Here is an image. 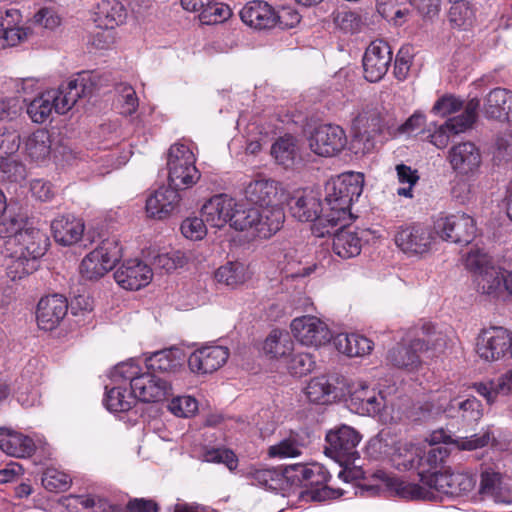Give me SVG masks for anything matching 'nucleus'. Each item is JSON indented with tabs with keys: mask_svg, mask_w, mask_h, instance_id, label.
Returning a JSON list of instances; mask_svg holds the SVG:
<instances>
[{
	"mask_svg": "<svg viewBox=\"0 0 512 512\" xmlns=\"http://www.w3.org/2000/svg\"><path fill=\"white\" fill-rule=\"evenodd\" d=\"M91 91L90 76L79 74L77 78L62 83L57 89L47 90L34 98L27 106V114L34 123L42 124L53 111L58 114L67 113L79 98Z\"/></svg>",
	"mask_w": 512,
	"mask_h": 512,
	"instance_id": "nucleus-1",
	"label": "nucleus"
},
{
	"mask_svg": "<svg viewBox=\"0 0 512 512\" xmlns=\"http://www.w3.org/2000/svg\"><path fill=\"white\" fill-rule=\"evenodd\" d=\"M363 184V174L355 172L344 173L329 180L325 186L326 206L320 224L327 221L335 228L338 224L351 223V205L362 194Z\"/></svg>",
	"mask_w": 512,
	"mask_h": 512,
	"instance_id": "nucleus-2",
	"label": "nucleus"
},
{
	"mask_svg": "<svg viewBox=\"0 0 512 512\" xmlns=\"http://www.w3.org/2000/svg\"><path fill=\"white\" fill-rule=\"evenodd\" d=\"M109 376L116 383L129 382L134 396L142 402H160L172 394L169 378L144 370L132 360L117 364Z\"/></svg>",
	"mask_w": 512,
	"mask_h": 512,
	"instance_id": "nucleus-3",
	"label": "nucleus"
},
{
	"mask_svg": "<svg viewBox=\"0 0 512 512\" xmlns=\"http://www.w3.org/2000/svg\"><path fill=\"white\" fill-rule=\"evenodd\" d=\"M166 166L168 182L173 188L189 189L201 178V173L196 167V156L185 143L176 142L170 146Z\"/></svg>",
	"mask_w": 512,
	"mask_h": 512,
	"instance_id": "nucleus-4",
	"label": "nucleus"
},
{
	"mask_svg": "<svg viewBox=\"0 0 512 512\" xmlns=\"http://www.w3.org/2000/svg\"><path fill=\"white\" fill-rule=\"evenodd\" d=\"M288 207L291 216L299 222H314L312 232L317 237L330 234L334 228L327 221L320 224V219L324 217L325 207H322L320 198L312 190L297 191L290 197Z\"/></svg>",
	"mask_w": 512,
	"mask_h": 512,
	"instance_id": "nucleus-5",
	"label": "nucleus"
},
{
	"mask_svg": "<svg viewBox=\"0 0 512 512\" xmlns=\"http://www.w3.org/2000/svg\"><path fill=\"white\" fill-rule=\"evenodd\" d=\"M121 255L122 248L118 239L107 238L83 258L80 273L88 280L99 279L113 269Z\"/></svg>",
	"mask_w": 512,
	"mask_h": 512,
	"instance_id": "nucleus-6",
	"label": "nucleus"
},
{
	"mask_svg": "<svg viewBox=\"0 0 512 512\" xmlns=\"http://www.w3.org/2000/svg\"><path fill=\"white\" fill-rule=\"evenodd\" d=\"M429 344L441 350L446 346V339L441 333L434 337L428 333L427 339L417 338L409 343L398 344L388 352L387 360L397 368L414 371L421 366V354L429 349Z\"/></svg>",
	"mask_w": 512,
	"mask_h": 512,
	"instance_id": "nucleus-7",
	"label": "nucleus"
},
{
	"mask_svg": "<svg viewBox=\"0 0 512 512\" xmlns=\"http://www.w3.org/2000/svg\"><path fill=\"white\" fill-rule=\"evenodd\" d=\"M479 106L478 98L470 99L460 115L449 118L441 125H435L433 131L428 130L429 142L438 149L446 148L452 136L464 133L472 127L476 121Z\"/></svg>",
	"mask_w": 512,
	"mask_h": 512,
	"instance_id": "nucleus-8",
	"label": "nucleus"
},
{
	"mask_svg": "<svg viewBox=\"0 0 512 512\" xmlns=\"http://www.w3.org/2000/svg\"><path fill=\"white\" fill-rule=\"evenodd\" d=\"M360 441L361 435L358 431L350 426L341 425L327 433L325 452L341 465H348L358 457L357 446Z\"/></svg>",
	"mask_w": 512,
	"mask_h": 512,
	"instance_id": "nucleus-9",
	"label": "nucleus"
},
{
	"mask_svg": "<svg viewBox=\"0 0 512 512\" xmlns=\"http://www.w3.org/2000/svg\"><path fill=\"white\" fill-rule=\"evenodd\" d=\"M436 234L429 226L413 223L398 229L395 244L408 256H422L431 250Z\"/></svg>",
	"mask_w": 512,
	"mask_h": 512,
	"instance_id": "nucleus-10",
	"label": "nucleus"
},
{
	"mask_svg": "<svg viewBox=\"0 0 512 512\" xmlns=\"http://www.w3.org/2000/svg\"><path fill=\"white\" fill-rule=\"evenodd\" d=\"M310 150L321 157H334L347 145L345 130L335 124H323L316 127L308 138Z\"/></svg>",
	"mask_w": 512,
	"mask_h": 512,
	"instance_id": "nucleus-11",
	"label": "nucleus"
},
{
	"mask_svg": "<svg viewBox=\"0 0 512 512\" xmlns=\"http://www.w3.org/2000/svg\"><path fill=\"white\" fill-rule=\"evenodd\" d=\"M434 229L441 239L459 244H468L476 236V222L466 213H456L440 217Z\"/></svg>",
	"mask_w": 512,
	"mask_h": 512,
	"instance_id": "nucleus-12",
	"label": "nucleus"
},
{
	"mask_svg": "<svg viewBox=\"0 0 512 512\" xmlns=\"http://www.w3.org/2000/svg\"><path fill=\"white\" fill-rule=\"evenodd\" d=\"M477 355L486 362L499 361L512 354V336L502 327L483 330L477 337Z\"/></svg>",
	"mask_w": 512,
	"mask_h": 512,
	"instance_id": "nucleus-13",
	"label": "nucleus"
},
{
	"mask_svg": "<svg viewBox=\"0 0 512 512\" xmlns=\"http://www.w3.org/2000/svg\"><path fill=\"white\" fill-rule=\"evenodd\" d=\"M290 328L295 339L304 346L320 347L331 339L329 327L316 316L297 317L292 320Z\"/></svg>",
	"mask_w": 512,
	"mask_h": 512,
	"instance_id": "nucleus-14",
	"label": "nucleus"
},
{
	"mask_svg": "<svg viewBox=\"0 0 512 512\" xmlns=\"http://www.w3.org/2000/svg\"><path fill=\"white\" fill-rule=\"evenodd\" d=\"M447 161L451 169L459 176H475L482 164L479 148L470 141L460 142L450 147Z\"/></svg>",
	"mask_w": 512,
	"mask_h": 512,
	"instance_id": "nucleus-15",
	"label": "nucleus"
},
{
	"mask_svg": "<svg viewBox=\"0 0 512 512\" xmlns=\"http://www.w3.org/2000/svg\"><path fill=\"white\" fill-rule=\"evenodd\" d=\"M392 61L390 45L382 40L370 43L363 56L364 77L369 82L380 81L387 73Z\"/></svg>",
	"mask_w": 512,
	"mask_h": 512,
	"instance_id": "nucleus-16",
	"label": "nucleus"
},
{
	"mask_svg": "<svg viewBox=\"0 0 512 512\" xmlns=\"http://www.w3.org/2000/svg\"><path fill=\"white\" fill-rule=\"evenodd\" d=\"M245 196L251 203L260 207L282 204L286 199L281 183L269 178L250 181L245 188Z\"/></svg>",
	"mask_w": 512,
	"mask_h": 512,
	"instance_id": "nucleus-17",
	"label": "nucleus"
},
{
	"mask_svg": "<svg viewBox=\"0 0 512 512\" xmlns=\"http://www.w3.org/2000/svg\"><path fill=\"white\" fill-rule=\"evenodd\" d=\"M348 401L349 407L361 415H377L385 406V398L382 393L369 388L364 382L353 384Z\"/></svg>",
	"mask_w": 512,
	"mask_h": 512,
	"instance_id": "nucleus-18",
	"label": "nucleus"
},
{
	"mask_svg": "<svg viewBox=\"0 0 512 512\" xmlns=\"http://www.w3.org/2000/svg\"><path fill=\"white\" fill-rule=\"evenodd\" d=\"M153 277L152 269L139 259L125 261L115 272L117 284L126 290H139L147 286Z\"/></svg>",
	"mask_w": 512,
	"mask_h": 512,
	"instance_id": "nucleus-19",
	"label": "nucleus"
},
{
	"mask_svg": "<svg viewBox=\"0 0 512 512\" xmlns=\"http://www.w3.org/2000/svg\"><path fill=\"white\" fill-rule=\"evenodd\" d=\"M229 357V350L224 346H206L194 351L188 359L192 372L198 374L213 373L221 368Z\"/></svg>",
	"mask_w": 512,
	"mask_h": 512,
	"instance_id": "nucleus-20",
	"label": "nucleus"
},
{
	"mask_svg": "<svg viewBox=\"0 0 512 512\" xmlns=\"http://www.w3.org/2000/svg\"><path fill=\"white\" fill-rule=\"evenodd\" d=\"M68 304L65 297L53 294L40 299L36 319L40 329L50 331L54 329L65 317Z\"/></svg>",
	"mask_w": 512,
	"mask_h": 512,
	"instance_id": "nucleus-21",
	"label": "nucleus"
},
{
	"mask_svg": "<svg viewBox=\"0 0 512 512\" xmlns=\"http://www.w3.org/2000/svg\"><path fill=\"white\" fill-rule=\"evenodd\" d=\"M233 208H235L234 198L226 194H217L202 206L201 216L204 217L208 226L221 229L229 225Z\"/></svg>",
	"mask_w": 512,
	"mask_h": 512,
	"instance_id": "nucleus-22",
	"label": "nucleus"
},
{
	"mask_svg": "<svg viewBox=\"0 0 512 512\" xmlns=\"http://www.w3.org/2000/svg\"><path fill=\"white\" fill-rule=\"evenodd\" d=\"M241 20L255 29H270L275 27L276 11L266 1L253 0L240 10Z\"/></svg>",
	"mask_w": 512,
	"mask_h": 512,
	"instance_id": "nucleus-23",
	"label": "nucleus"
},
{
	"mask_svg": "<svg viewBox=\"0 0 512 512\" xmlns=\"http://www.w3.org/2000/svg\"><path fill=\"white\" fill-rule=\"evenodd\" d=\"M179 188L160 187L146 200V212L150 217L162 219L172 213L179 205Z\"/></svg>",
	"mask_w": 512,
	"mask_h": 512,
	"instance_id": "nucleus-24",
	"label": "nucleus"
},
{
	"mask_svg": "<svg viewBox=\"0 0 512 512\" xmlns=\"http://www.w3.org/2000/svg\"><path fill=\"white\" fill-rule=\"evenodd\" d=\"M505 271V268L495 265L493 268L473 276L476 291L490 300L503 299Z\"/></svg>",
	"mask_w": 512,
	"mask_h": 512,
	"instance_id": "nucleus-25",
	"label": "nucleus"
},
{
	"mask_svg": "<svg viewBox=\"0 0 512 512\" xmlns=\"http://www.w3.org/2000/svg\"><path fill=\"white\" fill-rule=\"evenodd\" d=\"M13 245L17 246L16 251L21 255L39 261L47 250L48 238L40 229L29 225L23 234L17 236V241Z\"/></svg>",
	"mask_w": 512,
	"mask_h": 512,
	"instance_id": "nucleus-26",
	"label": "nucleus"
},
{
	"mask_svg": "<svg viewBox=\"0 0 512 512\" xmlns=\"http://www.w3.org/2000/svg\"><path fill=\"white\" fill-rule=\"evenodd\" d=\"M35 443L32 438L8 428L0 427V449L7 455L25 458L35 451Z\"/></svg>",
	"mask_w": 512,
	"mask_h": 512,
	"instance_id": "nucleus-27",
	"label": "nucleus"
},
{
	"mask_svg": "<svg viewBox=\"0 0 512 512\" xmlns=\"http://www.w3.org/2000/svg\"><path fill=\"white\" fill-rule=\"evenodd\" d=\"M484 112L488 118L501 121L512 119V92L504 88L491 90L485 99Z\"/></svg>",
	"mask_w": 512,
	"mask_h": 512,
	"instance_id": "nucleus-28",
	"label": "nucleus"
},
{
	"mask_svg": "<svg viewBox=\"0 0 512 512\" xmlns=\"http://www.w3.org/2000/svg\"><path fill=\"white\" fill-rule=\"evenodd\" d=\"M51 230L56 242L69 246L82 238L84 223L74 216H60L52 221Z\"/></svg>",
	"mask_w": 512,
	"mask_h": 512,
	"instance_id": "nucleus-29",
	"label": "nucleus"
},
{
	"mask_svg": "<svg viewBox=\"0 0 512 512\" xmlns=\"http://www.w3.org/2000/svg\"><path fill=\"white\" fill-rule=\"evenodd\" d=\"M127 10L119 0H102L97 4L94 21L105 30H113L126 22Z\"/></svg>",
	"mask_w": 512,
	"mask_h": 512,
	"instance_id": "nucleus-30",
	"label": "nucleus"
},
{
	"mask_svg": "<svg viewBox=\"0 0 512 512\" xmlns=\"http://www.w3.org/2000/svg\"><path fill=\"white\" fill-rule=\"evenodd\" d=\"M346 224H338L340 228L333 237V251L343 259H350L360 254L362 249V238L359 232L346 228Z\"/></svg>",
	"mask_w": 512,
	"mask_h": 512,
	"instance_id": "nucleus-31",
	"label": "nucleus"
},
{
	"mask_svg": "<svg viewBox=\"0 0 512 512\" xmlns=\"http://www.w3.org/2000/svg\"><path fill=\"white\" fill-rule=\"evenodd\" d=\"M258 219L255 223V232L261 238H269L278 232L285 220L281 204L269 205L258 209Z\"/></svg>",
	"mask_w": 512,
	"mask_h": 512,
	"instance_id": "nucleus-32",
	"label": "nucleus"
},
{
	"mask_svg": "<svg viewBox=\"0 0 512 512\" xmlns=\"http://www.w3.org/2000/svg\"><path fill=\"white\" fill-rule=\"evenodd\" d=\"M375 477L379 478L387 488L395 491L402 498L418 500L430 497V492L425 487L406 482L396 476H390L384 471L376 472Z\"/></svg>",
	"mask_w": 512,
	"mask_h": 512,
	"instance_id": "nucleus-33",
	"label": "nucleus"
},
{
	"mask_svg": "<svg viewBox=\"0 0 512 512\" xmlns=\"http://www.w3.org/2000/svg\"><path fill=\"white\" fill-rule=\"evenodd\" d=\"M422 448L409 442H398L391 456L392 463L399 471L420 470Z\"/></svg>",
	"mask_w": 512,
	"mask_h": 512,
	"instance_id": "nucleus-34",
	"label": "nucleus"
},
{
	"mask_svg": "<svg viewBox=\"0 0 512 512\" xmlns=\"http://www.w3.org/2000/svg\"><path fill=\"white\" fill-rule=\"evenodd\" d=\"M337 350L348 357H362L373 349L370 339L359 334H338L334 339Z\"/></svg>",
	"mask_w": 512,
	"mask_h": 512,
	"instance_id": "nucleus-35",
	"label": "nucleus"
},
{
	"mask_svg": "<svg viewBox=\"0 0 512 512\" xmlns=\"http://www.w3.org/2000/svg\"><path fill=\"white\" fill-rule=\"evenodd\" d=\"M111 381L115 386L110 389L106 386L107 391L104 399L106 408L111 412H125L130 410L136 402V396H134L131 388L130 391H128L127 387L123 386L128 382L116 383L112 379Z\"/></svg>",
	"mask_w": 512,
	"mask_h": 512,
	"instance_id": "nucleus-36",
	"label": "nucleus"
},
{
	"mask_svg": "<svg viewBox=\"0 0 512 512\" xmlns=\"http://www.w3.org/2000/svg\"><path fill=\"white\" fill-rule=\"evenodd\" d=\"M177 350H162L153 353L146 359L145 369L166 376L177 372L181 368V359L177 357Z\"/></svg>",
	"mask_w": 512,
	"mask_h": 512,
	"instance_id": "nucleus-37",
	"label": "nucleus"
},
{
	"mask_svg": "<svg viewBox=\"0 0 512 512\" xmlns=\"http://www.w3.org/2000/svg\"><path fill=\"white\" fill-rule=\"evenodd\" d=\"M385 127L381 112L372 106H365L352 121L353 132L372 133L379 135Z\"/></svg>",
	"mask_w": 512,
	"mask_h": 512,
	"instance_id": "nucleus-38",
	"label": "nucleus"
},
{
	"mask_svg": "<svg viewBox=\"0 0 512 512\" xmlns=\"http://www.w3.org/2000/svg\"><path fill=\"white\" fill-rule=\"evenodd\" d=\"M482 416V405L474 396L468 398L457 396L454 408L448 410V418L460 419L467 424L478 422Z\"/></svg>",
	"mask_w": 512,
	"mask_h": 512,
	"instance_id": "nucleus-39",
	"label": "nucleus"
},
{
	"mask_svg": "<svg viewBox=\"0 0 512 512\" xmlns=\"http://www.w3.org/2000/svg\"><path fill=\"white\" fill-rule=\"evenodd\" d=\"M242 475L249 480L252 485L267 490H277L283 478L281 472L277 469L261 466H250L243 471Z\"/></svg>",
	"mask_w": 512,
	"mask_h": 512,
	"instance_id": "nucleus-40",
	"label": "nucleus"
},
{
	"mask_svg": "<svg viewBox=\"0 0 512 512\" xmlns=\"http://www.w3.org/2000/svg\"><path fill=\"white\" fill-rule=\"evenodd\" d=\"M476 19V9L466 0H455L448 11V21L452 27L466 30Z\"/></svg>",
	"mask_w": 512,
	"mask_h": 512,
	"instance_id": "nucleus-41",
	"label": "nucleus"
},
{
	"mask_svg": "<svg viewBox=\"0 0 512 512\" xmlns=\"http://www.w3.org/2000/svg\"><path fill=\"white\" fill-rule=\"evenodd\" d=\"M250 278L247 267L240 262H228L215 271V279L231 288L244 284Z\"/></svg>",
	"mask_w": 512,
	"mask_h": 512,
	"instance_id": "nucleus-42",
	"label": "nucleus"
},
{
	"mask_svg": "<svg viewBox=\"0 0 512 512\" xmlns=\"http://www.w3.org/2000/svg\"><path fill=\"white\" fill-rule=\"evenodd\" d=\"M294 343L286 332L273 330L263 344V351L271 358H282L290 355Z\"/></svg>",
	"mask_w": 512,
	"mask_h": 512,
	"instance_id": "nucleus-43",
	"label": "nucleus"
},
{
	"mask_svg": "<svg viewBox=\"0 0 512 512\" xmlns=\"http://www.w3.org/2000/svg\"><path fill=\"white\" fill-rule=\"evenodd\" d=\"M258 217V208L238 202L235 199V208H233L231 213L229 226L236 231L255 230V223Z\"/></svg>",
	"mask_w": 512,
	"mask_h": 512,
	"instance_id": "nucleus-44",
	"label": "nucleus"
},
{
	"mask_svg": "<svg viewBox=\"0 0 512 512\" xmlns=\"http://www.w3.org/2000/svg\"><path fill=\"white\" fill-rule=\"evenodd\" d=\"M51 141L48 131L38 129L25 141V151L32 160H44L50 154Z\"/></svg>",
	"mask_w": 512,
	"mask_h": 512,
	"instance_id": "nucleus-45",
	"label": "nucleus"
},
{
	"mask_svg": "<svg viewBox=\"0 0 512 512\" xmlns=\"http://www.w3.org/2000/svg\"><path fill=\"white\" fill-rule=\"evenodd\" d=\"M39 261L21 255L20 252L14 250L10 255L7 263V275L12 280L22 279L38 269Z\"/></svg>",
	"mask_w": 512,
	"mask_h": 512,
	"instance_id": "nucleus-46",
	"label": "nucleus"
},
{
	"mask_svg": "<svg viewBox=\"0 0 512 512\" xmlns=\"http://www.w3.org/2000/svg\"><path fill=\"white\" fill-rule=\"evenodd\" d=\"M293 469L297 472L298 480L304 482L306 486H320L325 484L329 478L328 471L318 463L296 464Z\"/></svg>",
	"mask_w": 512,
	"mask_h": 512,
	"instance_id": "nucleus-47",
	"label": "nucleus"
},
{
	"mask_svg": "<svg viewBox=\"0 0 512 512\" xmlns=\"http://www.w3.org/2000/svg\"><path fill=\"white\" fill-rule=\"evenodd\" d=\"M27 218L21 214H10L0 221V238L7 239L8 245L17 241V236L23 234L29 227Z\"/></svg>",
	"mask_w": 512,
	"mask_h": 512,
	"instance_id": "nucleus-48",
	"label": "nucleus"
},
{
	"mask_svg": "<svg viewBox=\"0 0 512 512\" xmlns=\"http://www.w3.org/2000/svg\"><path fill=\"white\" fill-rule=\"evenodd\" d=\"M296 140L292 136L278 139L271 147V154L276 162L284 167H290L296 157Z\"/></svg>",
	"mask_w": 512,
	"mask_h": 512,
	"instance_id": "nucleus-49",
	"label": "nucleus"
},
{
	"mask_svg": "<svg viewBox=\"0 0 512 512\" xmlns=\"http://www.w3.org/2000/svg\"><path fill=\"white\" fill-rule=\"evenodd\" d=\"M464 265L467 270L473 273V276H477L478 273L489 270L495 266L492 257L478 247H473L466 253L464 256Z\"/></svg>",
	"mask_w": 512,
	"mask_h": 512,
	"instance_id": "nucleus-50",
	"label": "nucleus"
},
{
	"mask_svg": "<svg viewBox=\"0 0 512 512\" xmlns=\"http://www.w3.org/2000/svg\"><path fill=\"white\" fill-rule=\"evenodd\" d=\"M41 480L44 488L51 492H64L72 483L70 475L56 468H47Z\"/></svg>",
	"mask_w": 512,
	"mask_h": 512,
	"instance_id": "nucleus-51",
	"label": "nucleus"
},
{
	"mask_svg": "<svg viewBox=\"0 0 512 512\" xmlns=\"http://www.w3.org/2000/svg\"><path fill=\"white\" fill-rule=\"evenodd\" d=\"M231 15L232 11L227 4L212 0L199 14V19L202 24L214 25L226 21Z\"/></svg>",
	"mask_w": 512,
	"mask_h": 512,
	"instance_id": "nucleus-52",
	"label": "nucleus"
},
{
	"mask_svg": "<svg viewBox=\"0 0 512 512\" xmlns=\"http://www.w3.org/2000/svg\"><path fill=\"white\" fill-rule=\"evenodd\" d=\"M332 393V385L325 376L311 379L306 387V395L310 402L324 404Z\"/></svg>",
	"mask_w": 512,
	"mask_h": 512,
	"instance_id": "nucleus-53",
	"label": "nucleus"
},
{
	"mask_svg": "<svg viewBox=\"0 0 512 512\" xmlns=\"http://www.w3.org/2000/svg\"><path fill=\"white\" fill-rule=\"evenodd\" d=\"M447 457V449L443 447H430L428 451H424L422 449L421 461L423 462V465H421L418 472L420 481L424 482L426 473L436 469Z\"/></svg>",
	"mask_w": 512,
	"mask_h": 512,
	"instance_id": "nucleus-54",
	"label": "nucleus"
},
{
	"mask_svg": "<svg viewBox=\"0 0 512 512\" xmlns=\"http://www.w3.org/2000/svg\"><path fill=\"white\" fill-rule=\"evenodd\" d=\"M495 438L493 432L488 427L482 429L479 433L471 435L470 437H461L454 440V444L460 450H476L487 446L489 443L494 445Z\"/></svg>",
	"mask_w": 512,
	"mask_h": 512,
	"instance_id": "nucleus-55",
	"label": "nucleus"
},
{
	"mask_svg": "<svg viewBox=\"0 0 512 512\" xmlns=\"http://www.w3.org/2000/svg\"><path fill=\"white\" fill-rule=\"evenodd\" d=\"M464 106V100L453 94H445L437 99L434 103L431 113L446 117L450 114L456 113Z\"/></svg>",
	"mask_w": 512,
	"mask_h": 512,
	"instance_id": "nucleus-56",
	"label": "nucleus"
},
{
	"mask_svg": "<svg viewBox=\"0 0 512 512\" xmlns=\"http://www.w3.org/2000/svg\"><path fill=\"white\" fill-rule=\"evenodd\" d=\"M475 478L467 472H451L449 470L450 496H459L470 492L475 485Z\"/></svg>",
	"mask_w": 512,
	"mask_h": 512,
	"instance_id": "nucleus-57",
	"label": "nucleus"
},
{
	"mask_svg": "<svg viewBox=\"0 0 512 512\" xmlns=\"http://www.w3.org/2000/svg\"><path fill=\"white\" fill-rule=\"evenodd\" d=\"M168 409L177 417L188 418L198 411V402L191 396H178L171 400Z\"/></svg>",
	"mask_w": 512,
	"mask_h": 512,
	"instance_id": "nucleus-58",
	"label": "nucleus"
},
{
	"mask_svg": "<svg viewBox=\"0 0 512 512\" xmlns=\"http://www.w3.org/2000/svg\"><path fill=\"white\" fill-rule=\"evenodd\" d=\"M408 2L424 22H432L439 15L441 0H408Z\"/></svg>",
	"mask_w": 512,
	"mask_h": 512,
	"instance_id": "nucleus-59",
	"label": "nucleus"
},
{
	"mask_svg": "<svg viewBox=\"0 0 512 512\" xmlns=\"http://www.w3.org/2000/svg\"><path fill=\"white\" fill-rule=\"evenodd\" d=\"M20 148V135L14 129H0V158L14 155Z\"/></svg>",
	"mask_w": 512,
	"mask_h": 512,
	"instance_id": "nucleus-60",
	"label": "nucleus"
},
{
	"mask_svg": "<svg viewBox=\"0 0 512 512\" xmlns=\"http://www.w3.org/2000/svg\"><path fill=\"white\" fill-rule=\"evenodd\" d=\"M315 367V360L310 353H297L288 362V370L296 376L310 373Z\"/></svg>",
	"mask_w": 512,
	"mask_h": 512,
	"instance_id": "nucleus-61",
	"label": "nucleus"
},
{
	"mask_svg": "<svg viewBox=\"0 0 512 512\" xmlns=\"http://www.w3.org/2000/svg\"><path fill=\"white\" fill-rule=\"evenodd\" d=\"M204 217H190L181 224V232L184 237L191 240H201L207 233V226Z\"/></svg>",
	"mask_w": 512,
	"mask_h": 512,
	"instance_id": "nucleus-62",
	"label": "nucleus"
},
{
	"mask_svg": "<svg viewBox=\"0 0 512 512\" xmlns=\"http://www.w3.org/2000/svg\"><path fill=\"white\" fill-rule=\"evenodd\" d=\"M457 396L451 389H444L432 394L429 398V402L433 405V408L437 409L438 417L445 415L448 417V410L454 408Z\"/></svg>",
	"mask_w": 512,
	"mask_h": 512,
	"instance_id": "nucleus-63",
	"label": "nucleus"
},
{
	"mask_svg": "<svg viewBox=\"0 0 512 512\" xmlns=\"http://www.w3.org/2000/svg\"><path fill=\"white\" fill-rule=\"evenodd\" d=\"M119 93V101L121 102V113L124 115H132L138 108V98L134 88L128 84H120L117 87Z\"/></svg>",
	"mask_w": 512,
	"mask_h": 512,
	"instance_id": "nucleus-64",
	"label": "nucleus"
}]
</instances>
